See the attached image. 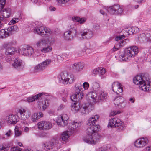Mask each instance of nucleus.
Instances as JSON below:
<instances>
[{"instance_id": "16", "label": "nucleus", "mask_w": 151, "mask_h": 151, "mask_svg": "<svg viewBox=\"0 0 151 151\" xmlns=\"http://www.w3.org/2000/svg\"><path fill=\"white\" fill-rule=\"evenodd\" d=\"M140 89L144 92H147L151 90V82L147 80H144L139 86Z\"/></svg>"}, {"instance_id": "8", "label": "nucleus", "mask_w": 151, "mask_h": 151, "mask_svg": "<svg viewBox=\"0 0 151 151\" xmlns=\"http://www.w3.org/2000/svg\"><path fill=\"white\" fill-rule=\"evenodd\" d=\"M77 34V30L75 27H73L65 32L63 37L66 40H71Z\"/></svg>"}, {"instance_id": "49", "label": "nucleus", "mask_w": 151, "mask_h": 151, "mask_svg": "<svg viewBox=\"0 0 151 151\" xmlns=\"http://www.w3.org/2000/svg\"><path fill=\"white\" fill-rule=\"evenodd\" d=\"M82 87L84 90H87L89 88V84L87 82H85L82 84Z\"/></svg>"}, {"instance_id": "22", "label": "nucleus", "mask_w": 151, "mask_h": 151, "mask_svg": "<svg viewBox=\"0 0 151 151\" xmlns=\"http://www.w3.org/2000/svg\"><path fill=\"white\" fill-rule=\"evenodd\" d=\"M74 94L71 96L72 100L75 101L81 100L84 96V93L82 91H74Z\"/></svg>"}, {"instance_id": "17", "label": "nucleus", "mask_w": 151, "mask_h": 151, "mask_svg": "<svg viewBox=\"0 0 151 151\" xmlns=\"http://www.w3.org/2000/svg\"><path fill=\"white\" fill-rule=\"evenodd\" d=\"M81 125V122L74 121L69 124L68 126V128L71 132L74 133L77 131Z\"/></svg>"}, {"instance_id": "43", "label": "nucleus", "mask_w": 151, "mask_h": 151, "mask_svg": "<svg viewBox=\"0 0 151 151\" xmlns=\"http://www.w3.org/2000/svg\"><path fill=\"white\" fill-rule=\"evenodd\" d=\"M92 88L95 91H97L99 89L100 85L96 82H93L92 83Z\"/></svg>"}, {"instance_id": "39", "label": "nucleus", "mask_w": 151, "mask_h": 151, "mask_svg": "<svg viewBox=\"0 0 151 151\" xmlns=\"http://www.w3.org/2000/svg\"><path fill=\"white\" fill-rule=\"evenodd\" d=\"M16 44V42L14 41H12L9 42H7L4 43L2 45L3 47L5 49L9 47L10 46L14 45Z\"/></svg>"}, {"instance_id": "55", "label": "nucleus", "mask_w": 151, "mask_h": 151, "mask_svg": "<svg viewBox=\"0 0 151 151\" xmlns=\"http://www.w3.org/2000/svg\"><path fill=\"white\" fill-rule=\"evenodd\" d=\"M70 0H57L58 3L60 4H65L68 2Z\"/></svg>"}, {"instance_id": "48", "label": "nucleus", "mask_w": 151, "mask_h": 151, "mask_svg": "<svg viewBox=\"0 0 151 151\" xmlns=\"http://www.w3.org/2000/svg\"><path fill=\"white\" fill-rule=\"evenodd\" d=\"M6 0H0V11L4 7Z\"/></svg>"}, {"instance_id": "27", "label": "nucleus", "mask_w": 151, "mask_h": 151, "mask_svg": "<svg viewBox=\"0 0 151 151\" xmlns=\"http://www.w3.org/2000/svg\"><path fill=\"white\" fill-rule=\"evenodd\" d=\"M71 132L68 131H65L63 132L61 134L60 137L61 138L62 140L65 142H67L71 136Z\"/></svg>"}, {"instance_id": "12", "label": "nucleus", "mask_w": 151, "mask_h": 151, "mask_svg": "<svg viewBox=\"0 0 151 151\" xmlns=\"http://www.w3.org/2000/svg\"><path fill=\"white\" fill-rule=\"evenodd\" d=\"M108 10L110 13L112 14H121L123 12L122 8L118 4H115L110 6Z\"/></svg>"}, {"instance_id": "9", "label": "nucleus", "mask_w": 151, "mask_h": 151, "mask_svg": "<svg viewBox=\"0 0 151 151\" xmlns=\"http://www.w3.org/2000/svg\"><path fill=\"white\" fill-rule=\"evenodd\" d=\"M68 117L66 115L59 116L56 119L57 124L60 127H65L68 124Z\"/></svg>"}, {"instance_id": "44", "label": "nucleus", "mask_w": 151, "mask_h": 151, "mask_svg": "<svg viewBox=\"0 0 151 151\" xmlns=\"http://www.w3.org/2000/svg\"><path fill=\"white\" fill-rule=\"evenodd\" d=\"M39 119L38 117V113H35L33 114L31 116V120L33 122H36Z\"/></svg>"}, {"instance_id": "60", "label": "nucleus", "mask_w": 151, "mask_h": 151, "mask_svg": "<svg viewBox=\"0 0 151 151\" xmlns=\"http://www.w3.org/2000/svg\"><path fill=\"white\" fill-rule=\"evenodd\" d=\"M99 68H97L93 71V73L95 74H96L99 73Z\"/></svg>"}, {"instance_id": "4", "label": "nucleus", "mask_w": 151, "mask_h": 151, "mask_svg": "<svg viewBox=\"0 0 151 151\" xmlns=\"http://www.w3.org/2000/svg\"><path fill=\"white\" fill-rule=\"evenodd\" d=\"M58 78L60 81L66 84L72 83L76 80V78L74 75L66 72L61 73L58 75Z\"/></svg>"}, {"instance_id": "11", "label": "nucleus", "mask_w": 151, "mask_h": 151, "mask_svg": "<svg viewBox=\"0 0 151 151\" xmlns=\"http://www.w3.org/2000/svg\"><path fill=\"white\" fill-rule=\"evenodd\" d=\"M52 126V123L45 121H41L38 122L37 124V127L39 129L43 130L49 129Z\"/></svg>"}, {"instance_id": "20", "label": "nucleus", "mask_w": 151, "mask_h": 151, "mask_svg": "<svg viewBox=\"0 0 151 151\" xmlns=\"http://www.w3.org/2000/svg\"><path fill=\"white\" fill-rule=\"evenodd\" d=\"M148 142L147 139L146 137L141 138L136 140L134 143L137 147H142L146 146Z\"/></svg>"}, {"instance_id": "3", "label": "nucleus", "mask_w": 151, "mask_h": 151, "mask_svg": "<svg viewBox=\"0 0 151 151\" xmlns=\"http://www.w3.org/2000/svg\"><path fill=\"white\" fill-rule=\"evenodd\" d=\"M91 106L88 104H83L80 107L79 104L74 102L71 105V109L74 112H77L79 109L82 114H88L91 110Z\"/></svg>"}, {"instance_id": "63", "label": "nucleus", "mask_w": 151, "mask_h": 151, "mask_svg": "<svg viewBox=\"0 0 151 151\" xmlns=\"http://www.w3.org/2000/svg\"><path fill=\"white\" fill-rule=\"evenodd\" d=\"M29 130V128L27 127H25L24 129V131L25 133H28Z\"/></svg>"}, {"instance_id": "37", "label": "nucleus", "mask_w": 151, "mask_h": 151, "mask_svg": "<svg viewBox=\"0 0 151 151\" xmlns=\"http://www.w3.org/2000/svg\"><path fill=\"white\" fill-rule=\"evenodd\" d=\"M51 60L50 59H47L44 61L40 63L44 70L51 63Z\"/></svg>"}, {"instance_id": "33", "label": "nucleus", "mask_w": 151, "mask_h": 151, "mask_svg": "<svg viewBox=\"0 0 151 151\" xmlns=\"http://www.w3.org/2000/svg\"><path fill=\"white\" fill-rule=\"evenodd\" d=\"M41 95L42 94L40 93L36 95L33 96L28 97L27 98L25 101L29 103L33 102L39 98V97H41Z\"/></svg>"}, {"instance_id": "42", "label": "nucleus", "mask_w": 151, "mask_h": 151, "mask_svg": "<svg viewBox=\"0 0 151 151\" xmlns=\"http://www.w3.org/2000/svg\"><path fill=\"white\" fill-rule=\"evenodd\" d=\"M52 49L51 47L48 46L46 47H43L42 49H41V51L42 52L46 53L51 52Z\"/></svg>"}, {"instance_id": "1", "label": "nucleus", "mask_w": 151, "mask_h": 151, "mask_svg": "<svg viewBox=\"0 0 151 151\" xmlns=\"http://www.w3.org/2000/svg\"><path fill=\"white\" fill-rule=\"evenodd\" d=\"M99 117L98 114L92 116L87 121L88 128L86 131L87 135L83 139V141L88 144H95L100 141V136L97 132L100 128V126L96 123Z\"/></svg>"}, {"instance_id": "21", "label": "nucleus", "mask_w": 151, "mask_h": 151, "mask_svg": "<svg viewBox=\"0 0 151 151\" xmlns=\"http://www.w3.org/2000/svg\"><path fill=\"white\" fill-rule=\"evenodd\" d=\"M6 120L8 124H15L17 123L19 119L17 115L12 114L7 116Z\"/></svg>"}, {"instance_id": "5", "label": "nucleus", "mask_w": 151, "mask_h": 151, "mask_svg": "<svg viewBox=\"0 0 151 151\" xmlns=\"http://www.w3.org/2000/svg\"><path fill=\"white\" fill-rule=\"evenodd\" d=\"M108 126L111 128L117 127L118 128V130L119 132L122 131L125 129L124 123L117 118L110 119L109 121Z\"/></svg>"}, {"instance_id": "24", "label": "nucleus", "mask_w": 151, "mask_h": 151, "mask_svg": "<svg viewBox=\"0 0 151 151\" xmlns=\"http://www.w3.org/2000/svg\"><path fill=\"white\" fill-rule=\"evenodd\" d=\"M121 84L117 81L114 82L112 85V88L113 91L115 92H117L121 93L123 91L122 88Z\"/></svg>"}, {"instance_id": "26", "label": "nucleus", "mask_w": 151, "mask_h": 151, "mask_svg": "<svg viewBox=\"0 0 151 151\" xmlns=\"http://www.w3.org/2000/svg\"><path fill=\"white\" fill-rule=\"evenodd\" d=\"M84 64L83 63L78 62L74 63L72 65V68L74 71L78 72L82 70L84 67Z\"/></svg>"}, {"instance_id": "7", "label": "nucleus", "mask_w": 151, "mask_h": 151, "mask_svg": "<svg viewBox=\"0 0 151 151\" xmlns=\"http://www.w3.org/2000/svg\"><path fill=\"white\" fill-rule=\"evenodd\" d=\"M17 114L22 120H25L29 118L31 115V112L29 110L21 107L17 110Z\"/></svg>"}, {"instance_id": "53", "label": "nucleus", "mask_w": 151, "mask_h": 151, "mask_svg": "<svg viewBox=\"0 0 151 151\" xmlns=\"http://www.w3.org/2000/svg\"><path fill=\"white\" fill-rule=\"evenodd\" d=\"M99 73L101 74L104 75L105 73V69L103 68H99Z\"/></svg>"}, {"instance_id": "35", "label": "nucleus", "mask_w": 151, "mask_h": 151, "mask_svg": "<svg viewBox=\"0 0 151 151\" xmlns=\"http://www.w3.org/2000/svg\"><path fill=\"white\" fill-rule=\"evenodd\" d=\"M44 70L40 63L34 67L33 71L35 73H37L42 71Z\"/></svg>"}, {"instance_id": "19", "label": "nucleus", "mask_w": 151, "mask_h": 151, "mask_svg": "<svg viewBox=\"0 0 151 151\" xmlns=\"http://www.w3.org/2000/svg\"><path fill=\"white\" fill-rule=\"evenodd\" d=\"M81 35L83 39H88L91 38L93 36V31L89 29H85L80 32Z\"/></svg>"}, {"instance_id": "57", "label": "nucleus", "mask_w": 151, "mask_h": 151, "mask_svg": "<svg viewBox=\"0 0 151 151\" xmlns=\"http://www.w3.org/2000/svg\"><path fill=\"white\" fill-rule=\"evenodd\" d=\"M125 37V36L124 35H122L119 36H117L115 38V39L116 40H121L123 39H124Z\"/></svg>"}, {"instance_id": "31", "label": "nucleus", "mask_w": 151, "mask_h": 151, "mask_svg": "<svg viewBox=\"0 0 151 151\" xmlns=\"http://www.w3.org/2000/svg\"><path fill=\"white\" fill-rule=\"evenodd\" d=\"M47 44V43L46 40L43 39L37 41L36 43V45L37 47L39 48H42L46 46Z\"/></svg>"}, {"instance_id": "14", "label": "nucleus", "mask_w": 151, "mask_h": 151, "mask_svg": "<svg viewBox=\"0 0 151 151\" xmlns=\"http://www.w3.org/2000/svg\"><path fill=\"white\" fill-rule=\"evenodd\" d=\"M86 99L90 103L95 104L99 101L97 94L94 92H90L88 93L86 96Z\"/></svg>"}, {"instance_id": "15", "label": "nucleus", "mask_w": 151, "mask_h": 151, "mask_svg": "<svg viewBox=\"0 0 151 151\" xmlns=\"http://www.w3.org/2000/svg\"><path fill=\"white\" fill-rule=\"evenodd\" d=\"M114 103L119 108H124L126 105L124 99L121 96L116 97L114 100Z\"/></svg>"}, {"instance_id": "2", "label": "nucleus", "mask_w": 151, "mask_h": 151, "mask_svg": "<svg viewBox=\"0 0 151 151\" xmlns=\"http://www.w3.org/2000/svg\"><path fill=\"white\" fill-rule=\"evenodd\" d=\"M138 47L133 46L125 49L120 56L119 59L121 61H127L132 58L134 57L138 53Z\"/></svg>"}, {"instance_id": "45", "label": "nucleus", "mask_w": 151, "mask_h": 151, "mask_svg": "<svg viewBox=\"0 0 151 151\" xmlns=\"http://www.w3.org/2000/svg\"><path fill=\"white\" fill-rule=\"evenodd\" d=\"M9 148L7 145L3 144L0 146V151H7Z\"/></svg>"}, {"instance_id": "62", "label": "nucleus", "mask_w": 151, "mask_h": 151, "mask_svg": "<svg viewBox=\"0 0 151 151\" xmlns=\"http://www.w3.org/2000/svg\"><path fill=\"white\" fill-rule=\"evenodd\" d=\"M3 32H2V29L0 30V39H5L3 35Z\"/></svg>"}, {"instance_id": "61", "label": "nucleus", "mask_w": 151, "mask_h": 151, "mask_svg": "<svg viewBox=\"0 0 151 151\" xmlns=\"http://www.w3.org/2000/svg\"><path fill=\"white\" fill-rule=\"evenodd\" d=\"M11 134V131L9 130L5 134V135L8 137H9Z\"/></svg>"}, {"instance_id": "64", "label": "nucleus", "mask_w": 151, "mask_h": 151, "mask_svg": "<svg viewBox=\"0 0 151 151\" xmlns=\"http://www.w3.org/2000/svg\"><path fill=\"white\" fill-rule=\"evenodd\" d=\"M74 51L73 50L69 51L68 52V55L69 56H72L74 54Z\"/></svg>"}, {"instance_id": "38", "label": "nucleus", "mask_w": 151, "mask_h": 151, "mask_svg": "<svg viewBox=\"0 0 151 151\" xmlns=\"http://www.w3.org/2000/svg\"><path fill=\"white\" fill-rule=\"evenodd\" d=\"M82 84L80 83H76L73 88L74 91H81L82 89Z\"/></svg>"}, {"instance_id": "32", "label": "nucleus", "mask_w": 151, "mask_h": 151, "mask_svg": "<svg viewBox=\"0 0 151 151\" xmlns=\"http://www.w3.org/2000/svg\"><path fill=\"white\" fill-rule=\"evenodd\" d=\"M15 48L13 47H10L5 50V54L6 55L12 56L16 52Z\"/></svg>"}, {"instance_id": "6", "label": "nucleus", "mask_w": 151, "mask_h": 151, "mask_svg": "<svg viewBox=\"0 0 151 151\" xmlns=\"http://www.w3.org/2000/svg\"><path fill=\"white\" fill-rule=\"evenodd\" d=\"M18 51L21 55L26 56H31L34 52V49L32 47L27 45H24L21 47Z\"/></svg>"}, {"instance_id": "10", "label": "nucleus", "mask_w": 151, "mask_h": 151, "mask_svg": "<svg viewBox=\"0 0 151 151\" xmlns=\"http://www.w3.org/2000/svg\"><path fill=\"white\" fill-rule=\"evenodd\" d=\"M41 94L42 95V93ZM38 99V108L41 110L44 111L48 106V103L47 100L43 97L42 95L41 97H39Z\"/></svg>"}, {"instance_id": "28", "label": "nucleus", "mask_w": 151, "mask_h": 151, "mask_svg": "<svg viewBox=\"0 0 151 151\" xmlns=\"http://www.w3.org/2000/svg\"><path fill=\"white\" fill-rule=\"evenodd\" d=\"M43 146L46 151L51 150L54 147L53 143L51 141L43 142Z\"/></svg>"}, {"instance_id": "58", "label": "nucleus", "mask_w": 151, "mask_h": 151, "mask_svg": "<svg viewBox=\"0 0 151 151\" xmlns=\"http://www.w3.org/2000/svg\"><path fill=\"white\" fill-rule=\"evenodd\" d=\"M65 107V106L63 104H61L58 108L57 110L58 111L61 110L63 109Z\"/></svg>"}, {"instance_id": "25", "label": "nucleus", "mask_w": 151, "mask_h": 151, "mask_svg": "<svg viewBox=\"0 0 151 151\" xmlns=\"http://www.w3.org/2000/svg\"><path fill=\"white\" fill-rule=\"evenodd\" d=\"M147 39L146 38V33H142L137 35L135 38L136 42L140 43H146L147 42Z\"/></svg>"}, {"instance_id": "56", "label": "nucleus", "mask_w": 151, "mask_h": 151, "mask_svg": "<svg viewBox=\"0 0 151 151\" xmlns=\"http://www.w3.org/2000/svg\"><path fill=\"white\" fill-rule=\"evenodd\" d=\"M146 38L147 39V42L151 41V35L149 33H146Z\"/></svg>"}, {"instance_id": "18", "label": "nucleus", "mask_w": 151, "mask_h": 151, "mask_svg": "<svg viewBox=\"0 0 151 151\" xmlns=\"http://www.w3.org/2000/svg\"><path fill=\"white\" fill-rule=\"evenodd\" d=\"M12 66L17 70H20L24 68V63L21 60L16 59L14 60Z\"/></svg>"}, {"instance_id": "41", "label": "nucleus", "mask_w": 151, "mask_h": 151, "mask_svg": "<svg viewBox=\"0 0 151 151\" xmlns=\"http://www.w3.org/2000/svg\"><path fill=\"white\" fill-rule=\"evenodd\" d=\"M22 133L21 131L19 130L17 126H16L14 129V137H18L20 136Z\"/></svg>"}, {"instance_id": "47", "label": "nucleus", "mask_w": 151, "mask_h": 151, "mask_svg": "<svg viewBox=\"0 0 151 151\" xmlns=\"http://www.w3.org/2000/svg\"><path fill=\"white\" fill-rule=\"evenodd\" d=\"M45 30L44 35L49 36L52 33V31L50 29H47L45 27Z\"/></svg>"}, {"instance_id": "46", "label": "nucleus", "mask_w": 151, "mask_h": 151, "mask_svg": "<svg viewBox=\"0 0 151 151\" xmlns=\"http://www.w3.org/2000/svg\"><path fill=\"white\" fill-rule=\"evenodd\" d=\"M132 29L130 27L125 29V32H126V33H127L126 35H129L133 34V32L131 30Z\"/></svg>"}, {"instance_id": "36", "label": "nucleus", "mask_w": 151, "mask_h": 151, "mask_svg": "<svg viewBox=\"0 0 151 151\" xmlns=\"http://www.w3.org/2000/svg\"><path fill=\"white\" fill-rule=\"evenodd\" d=\"M107 97V93L103 91H101L99 95L98 99H99V101L100 100H103L106 99Z\"/></svg>"}, {"instance_id": "50", "label": "nucleus", "mask_w": 151, "mask_h": 151, "mask_svg": "<svg viewBox=\"0 0 151 151\" xmlns=\"http://www.w3.org/2000/svg\"><path fill=\"white\" fill-rule=\"evenodd\" d=\"M22 150L18 147H11V151H21Z\"/></svg>"}, {"instance_id": "51", "label": "nucleus", "mask_w": 151, "mask_h": 151, "mask_svg": "<svg viewBox=\"0 0 151 151\" xmlns=\"http://www.w3.org/2000/svg\"><path fill=\"white\" fill-rule=\"evenodd\" d=\"M131 28L132 29L131 30L133 32V34L139 32V29L137 27H132Z\"/></svg>"}, {"instance_id": "52", "label": "nucleus", "mask_w": 151, "mask_h": 151, "mask_svg": "<svg viewBox=\"0 0 151 151\" xmlns=\"http://www.w3.org/2000/svg\"><path fill=\"white\" fill-rule=\"evenodd\" d=\"M19 20V18H14L11 20L10 23L12 24H14L16 23Z\"/></svg>"}, {"instance_id": "34", "label": "nucleus", "mask_w": 151, "mask_h": 151, "mask_svg": "<svg viewBox=\"0 0 151 151\" xmlns=\"http://www.w3.org/2000/svg\"><path fill=\"white\" fill-rule=\"evenodd\" d=\"M72 20L73 22H78L80 24H82L84 23L86 19L85 18H80L74 16L72 17Z\"/></svg>"}, {"instance_id": "40", "label": "nucleus", "mask_w": 151, "mask_h": 151, "mask_svg": "<svg viewBox=\"0 0 151 151\" xmlns=\"http://www.w3.org/2000/svg\"><path fill=\"white\" fill-rule=\"evenodd\" d=\"M121 42V41L120 42H117L115 44L114 47L111 50L113 52L118 50L122 47L121 43H122L123 42Z\"/></svg>"}, {"instance_id": "13", "label": "nucleus", "mask_w": 151, "mask_h": 151, "mask_svg": "<svg viewBox=\"0 0 151 151\" xmlns=\"http://www.w3.org/2000/svg\"><path fill=\"white\" fill-rule=\"evenodd\" d=\"M15 28H17L16 31L18 30V28L17 26L15 25L9 27L7 29H2L5 39L12 35L15 31Z\"/></svg>"}, {"instance_id": "29", "label": "nucleus", "mask_w": 151, "mask_h": 151, "mask_svg": "<svg viewBox=\"0 0 151 151\" xmlns=\"http://www.w3.org/2000/svg\"><path fill=\"white\" fill-rule=\"evenodd\" d=\"M45 30V27L42 26H37L34 29L35 32L41 36L44 35Z\"/></svg>"}, {"instance_id": "59", "label": "nucleus", "mask_w": 151, "mask_h": 151, "mask_svg": "<svg viewBox=\"0 0 151 151\" xmlns=\"http://www.w3.org/2000/svg\"><path fill=\"white\" fill-rule=\"evenodd\" d=\"M60 94L62 97H66L67 96V94L66 92H62L60 93Z\"/></svg>"}, {"instance_id": "23", "label": "nucleus", "mask_w": 151, "mask_h": 151, "mask_svg": "<svg viewBox=\"0 0 151 151\" xmlns=\"http://www.w3.org/2000/svg\"><path fill=\"white\" fill-rule=\"evenodd\" d=\"M11 9L10 8H6L0 11V19L2 20L1 18H7L9 17L11 14Z\"/></svg>"}, {"instance_id": "54", "label": "nucleus", "mask_w": 151, "mask_h": 151, "mask_svg": "<svg viewBox=\"0 0 151 151\" xmlns=\"http://www.w3.org/2000/svg\"><path fill=\"white\" fill-rule=\"evenodd\" d=\"M120 111H114L111 112L110 114V116H112L113 115H115L116 114H119L120 113Z\"/></svg>"}, {"instance_id": "30", "label": "nucleus", "mask_w": 151, "mask_h": 151, "mask_svg": "<svg viewBox=\"0 0 151 151\" xmlns=\"http://www.w3.org/2000/svg\"><path fill=\"white\" fill-rule=\"evenodd\" d=\"M144 80L141 76H137L134 78L133 83L135 85L139 86Z\"/></svg>"}]
</instances>
